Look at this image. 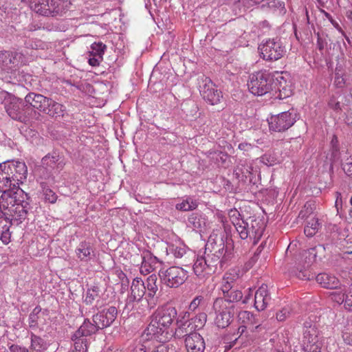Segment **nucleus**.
I'll list each match as a JSON object with an SVG mask.
<instances>
[{"label":"nucleus","instance_id":"obj_32","mask_svg":"<svg viewBox=\"0 0 352 352\" xmlns=\"http://www.w3.org/2000/svg\"><path fill=\"white\" fill-rule=\"evenodd\" d=\"M49 107H47L44 113L54 119L63 118L66 114L67 110L65 105L58 103L52 98L49 102Z\"/></svg>","mask_w":352,"mask_h":352},{"label":"nucleus","instance_id":"obj_34","mask_svg":"<svg viewBox=\"0 0 352 352\" xmlns=\"http://www.w3.org/2000/svg\"><path fill=\"white\" fill-rule=\"evenodd\" d=\"M101 295L102 291L98 285H91L83 295V302L87 305H91L94 302L98 303L101 298Z\"/></svg>","mask_w":352,"mask_h":352},{"label":"nucleus","instance_id":"obj_9","mask_svg":"<svg viewBox=\"0 0 352 352\" xmlns=\"http://www.w3.org/2000/svg\"><path fill=\"white\" fill-rule=\"evenodd\" d=\"M188 271L178 266L162 268L159 271V276L162 283L170 288H177L187 280Z\"/></svg>","mask_w":352,"mask_h":352},{"label":"nucleus","instance_id":"obj_18","mask_svg":"<svg viewBox=\"0 0 352 352\" xmlns=\"http://www.w3.org/2000/svg\"><path fill=\"white\" fill-rule=\"evenodd\" d=\"M272 83V91H274L273 96L275 98L283 100L292 95L290 82H288L283 76H278L275 79L273 78Z\"/></svg>","mask_w":352,"mask_h":352},{"label":"nucleus","instance_id":"obj_23","mask_svg":"<svg viewBox=\"0 0 352 352\" xmlns=\"http://www.w3.org/2000/svg\"><path fill=\"white\" fill-rule=\"evenodd\" d=\"M185 346L187 352H204L206 343L199 333H193L185 338Z\"/></svg>","mask_w":352,"mask_h":352},{"label":"nucleus","instance_id":"obj_37","mask_svg":"<svg viewBox=\"0 0 352 352\" xmlns=\"http://www.w3.org/2000/svg\"><path fill=\"white\" fill-rule=\"evenodd\" d=\"M12 223L7 219H0V240L5 245L10 242L11 232L10 228Z\"/></svg>","mask_w":352,"mask_h":352},{"label":"nucleus","instance_id":"obj_16","mask_svg":"<svg viewBox=\"0 0 352 352\" xmlns=\"http://www.w3.org/2000/svg\"><path fill=\"white\" fill-rule=\"evenodd\" d=\"M177 315V312L174 307H163L155 311L152 320L160 324L163 327L169 328Z\"/></svg>","mask_w":352,"mask_h":352},{"label":"nucleus","instance_id":"obj_40","mask_svg":"<svg viewBox=\"0 0 352 352\" xmlns=\"http://www.w3.org/2000/svg\"><path fill=\"white\" fill-rule=\"evenodd\" d=\"M262 8L271 12L278 10L280 13L285 12V3L280 0H269L262 5Z\"/></svg>","mask_w":352,"mask_h":352},{"label":"nucleus","instance_id":"obj_62","mask_svg":"<svg viewBox=\"0 0 352 352\" xmlns=\"http://www.w3.org/2000/svg\"><path fill=\"white\" fill-rule=\"evenodd\" d=\"M238 148L241 151H249L252 148V146L251 144L243 142L239 144Z\"/></svg>","mask_w":352,"mask_h":352},{"label":"nucleus","instance_id":"obj_47","mask_svg":"<svg viewBox=\"0 0 352 352\" xmlns=\"http://www.w3.org/2000/svg\"><path fill=\"white\" fill-rule=\"evenodd\" d=\"M315 204L312 201H307L305 203L303 209L300 212L299 217L302 218H307L310 214L314 212Z\"/></svg>","mask_w":352,"mask_h":352},{"label":"nucleus","instance_id":"obj_25","mask_svg":"<svg viewBox=\"0 0 352 352\" xmlns=\"http://www.w3.org/2000/svg\"><path fill=\"white\" fill-rule=\"evenodd\" d=\"M271 298L267 291V285L263 284L255 292L254 307L258 311L264 310Z\"/></svg>","mask_w":352,"mask_h":352},{"label":"nucleus","instance_id":"obj_52","mask_svg":"<svg viewBox=\"0 0 352 352\" xmlns=\"http://www.w3.org/2000/svg\"><path fill=\"white\" fill-rule=\"evenodd\" d=\"M331 299L339 305L343 304L344 301V293L333 292L330 294Z\"/></svg>","mask_w":352,"mask_h":352},{"label":"nucleus","instance_id":"obj_26","mask_svg":"<svg viewBox=\"0 0 352 352\" xmlns=\"http://www.w3.org/2000/svg\"><path fill=\"white\" fill-rule=\"evenodd\" d=\"M23 58V54L18 52H0V63L9 69L15 67Z\"/></svg>","mask_w":352,"mask_h":352},{"label":"nucleus","instance_id":"obj_39","mask_svg":"<svg viewBox=\"0 0 352 352\" xmlns=\"http://www.w3.org/2000/svg\"><path fill=\"white\" fill-rule=\"evenodd\" d=\"M40 186L45 201L50 204L56 203L58 196L54 190H52L45 182H41Z\"/></svg>","mask_w":352,"mask_h":352},{"label":"nucleus","instance_id":"obj_8","mask_svg":"<svg viewBox=\"0 0 352 352\" xmlns=\"http://www.w3.org/2000/svg\"><path fill=\"white\" fill-rule=\"evenodd\" d=\"M273 78L265 72L252 74L248 82L250 91L255 96H263L273 90Z\"/></svg>","mask_w":352,"mask_h":352},{"label":"nucleus","instance_id":"obj_30","mask_svg":"<svg viewBox=\"0 0 352 352\" xmlns=\"http://www.w3.org/2000/svg\"><path fill=\"white\" fill-rule=\"evenodd\" d=\"M47 10L50 14H47V17H56L63 15L66 12L67 5L66 2L63 0H50L47 1Z\"/></svg>","mask_w":352,"mask_h":352},{"label":"nucleus","instance_id":"obj_6","mask_svg":"<svg viewBox=\"0 0 352 352\" xmlns=\"http://www.w3.org/2000/svg\"><path fill=\"white\" fill-rule=\"evenodd\" d=\"M318 324L307 320L304 323L302 346L305 352H320L322 342L320 340V333Z\"/></svg>","mask_w":352,"mask_h":352},{"label":"nucleus","instance_id":"obj_61","mask_svg":"<svg viewBox=\"0 0 352 352\" xmlns=\"http://www.w3.org/2000/svg\"><path fill=\"white\" fill-rule=\"evenodd\" d=\"M342 169L347 175L352 176V162L343 164Z\"/></svg>","mask_w":352,"mask_h":352},{"label":"nucleus","instance_id":"obj_55","mask_svg":"<svg viewBox=\"0 0 352 352\" xmlns=\"http://www.w3.org/2000/svg\"><path fill=\"white\" fill-rule=\"evenodd\" d=\"M329 107L335 111H340L341 106L340 102L337 101L334 96L331 97L328 102Z\"/></svg>","mask_w":352,"mask_h":352},{"label":"nucleus","instance_id":"obj_54","mask_svg":"<svg viewBox=\"0 0 352 352\" xmlns=\"http://www.w3.org/2000/svg\"><path fill=\"white\" fill-rule=\"evenodd\" d=\"M289 309L285 307L276 313V319L278 321H284L289 317Z\"/></svg>","mask_w":352,"mask_h":352},{"label":"nucleus","instance_id":"obj_19","mask_svg":"<svg viewBox=\"0 0 352 352\" xmlns=\"http://www.w3.org/2000/svg\"><path fill=\"white\" fill-rule=\"evenodd\" d=\"M41 162L45 169L54 170L55 173H59L65 165L63 157L56 151L44 156Z\"/></svg>","mask_w":352,"mask_h":352},{"label":"nucleus","instance_id":"obj_35","mask_svg":"<svg viewBox=\"0 0 352 352\" xmlns=\"http://www.w3.org/2000/svg\"><path fill=\"white\" fill-rule=\"evenodd\" d=\"M238 320L241 324L248 326L249 329L252 331L260 327L258 319L256 318L252 313L248 311H240L238 314Z\"/></svg>","mask_w":352,"mask_h":352},{"label":"nucleus","instance_id":"obj_14","mask_svg":"<svg viewBox=\"0 0 352 352\" xmlns=\"http://www.w3.org/2000/svg\"><path fill=\"white\" fill-rule=\"evenodd\" d=\"M146 294V286L140 278L133 280L131 286V294L126 299L124 309L129 311L135 309V305L143 301V297Z\"/></svg>","mask_w":352,"mask_h":352},{"label":"nucleus","instance_id":"obj_53","mask_svg":"<svg viewBox=\"0 0 352 352\" xmlns=\"http://www.w3.org/2000/svg\"><path fill=\"white\" fill-rule=\"evenodd\" d=\"M345 83V79L343 77L342 73L337 72L335 74L334 85L337 88H342Z\"/></svg>","mask_w":352,"mask_h":352},{"label":"nucleus","instance_id":"obj_13","mask_svg":"<svg viewBox=\"0 0 352 352\" xmlns=\"http://www.w3.org/2000/svg\"><path fill=\"white\" fill-rule=\"evenodd\" d=\"M1 167H3L6 172L10 174L11 179L13 180L14 185L23 184L27 179L28 168L25 162L8 160L1 163Z\"/></svg>","mask_w":352,"mask_h":352},{"label":"nucleus","instance_id":"obj_63","mask_svg":"<svg viewBox=\"0 0 352 352\" xmlns=\"http://www.w3.org/2000/svg\"><path fill=\"white\" fill-rule=\"evenodd\" d=\"M132 352H146V347L143 344H138L136 345Z\"/></svg>","mask_w":352,"mask_h":352},{"label":"nucleus","instance_id":"obj_1","mask_svg":"<svg viewBox=\"0 0 352 352\" xmlns=\"http://www.w3.org/2000/svg\"><path fill=\"white\" fill-rule=\"evenodd\" d=\"M117 315L116 307L110 306L104 308L93 315V322L86 318L78 329L91 338V336L97 333L98 330L110 327L117 318Z\"/></svg>","mask_w":352,"mask_h":352},{"label":"nucleus","instance_id":"obj_48","mask_svg":"<svg viewBox=\"0 0 352 352\" xmlns=\"http://www.w3.org/2000/svg\"><path fill=\"white\" fill-rule=\"evenodd\" d=\"M344 307L348 311H352V284L344 292Z\"/></svg>","mask_w":352,"mask_h":352},{"label":"nucleus","instance_id":"obj_49","mask_svg":"<svg viewBox=\"0 0 352 352\" xmlns=\"http://www.w3.org/2000/svg\"><path fill=\"white\" fill-rule=\"evenodd\" d=\"M317 35V47L322 52L327 45V35L322 33H316Z\"/></svg>","mask_w":352,"mask_h":352},{"label":"nucleus","instance_id":"obj_36","mask_svg":"<svg viewBox=\"0 0 352 352\" xmlns=\"http://www.w3.org/2000/svg\"><path fill=\"white\" fill-rule=\"evenodd\" d=\"M199 206L198 201L191 196H186L181 202L175 205V208L182 212H188L195 210Z\"/></svg>","mask_w":352,"mask_h":352},{"label":"nucleus","instance_id":"obj_2","mask_svg":"<svg viewBox=\"0 0 352 352\" xmlns=\"http://www.w3.org/2000/svg\"><path fill=\"white\" fill-rule=\"evenodd\" d=\"M0 102L8 116L13 120L26 123L29 120L30 107L22 99L15 97L6 91H0Z\"/></svg>","mask_w":352,"mask_h":352},{"label":"nucleus","instance_id":"obj_51","mask_svg":"<svg viewBox=\"0 0 352 352\" xmlns=\"http://www.w3.org/2000/svg\"><path fill=\"white\" fill-rule=\"evenodd\" d=\"M169 349V344L167 343H158L153 345L149 352H168Z\"/></svg>","mask_w":352,"mask_h":352},{"label":"nucleus","instance_id":"obj_38","mask_svg":"<svg viewBox=\"0 0 352 352\" xmlns=\"http://www.w3.org/2000/svg\"><path fill=\"white\" fill-rule=\"evenodd\" d=\"M31 337V345H30V351L31 352H43L46 349L47 344L45 340L35 335L34 333H30Z\"/></svg>","mask_w":352,"mask_h":352},{"label":"nucleus","instance_id":"obj_56","mask_svg":"<svg viewBox=\"0 0 352 352\" xmlns=\"http://www.w3.org/2000/svg\"><path fill=\"white\" fill-rule=\"evenodd\" d=\"M92 57H90L89 58V63L90 65L96 67L98 66L100 63V62L103 60V58H102L101 56H91Z\"/></svg>","mask_w":352,"mask_h":352},{"label":"nucleus","instance_id":"obj_44","mask_svg":"<svg viewBox=\"0 0 352 352\" xmlns=\"http://www.w3.org/2000/svg\"><path fill=\"white\" fill-rule=\"evenodd\" d=\"M168 251L175 258H182L188 253L187 248L184 245H171L168 247Z\"/></svg>","mask_w":352,"mask_h":352},{"label":"nucleus","instance_id":"obj_60","mask_svg":"<svg viewBox=\"0 0 352 352\" xmlns=\"http://www.w3.org/2000/svg\"><path fill=\"white\" fill-rule=\"evenodd\" d=\"M307 253L309 254V262L311 263L315 261L317 254L316 248H311L307 250Z\"/></svg>","mask_w":352,"mask_h":352},{"label":"nucleus","instance_id":"obj_12","mask_svg":"<svg viewBox=\"0 0 352 352\" xmlns=\"http://www.w3.org/2000/svg\"><path fill=\"white\" fill-rule=\"evenodd\" d=\"M219 242L220 243L217 250L213 248L214 253L207 254V256H204L212 273L216 272L218 266H219L220 269H222L226 262L231 258L232 253L230 251L228 250L227 248H225L226 245L222 238L220 239Z\"/></svg>","mask_w":352,"mask_h":352},{"label":"nucleus","instance_id":"obj_45","mask_svg":"<svg viewBox=\"0 0 352 352\" xmlns=\"http://www.w3.org/2000/svg\"><path fill=\"white\" fill-rule=\"evenodd\" d=\"M90 56H101L103 58V55L107 50V46L102 42H94L91 45Z\"/></svg>","mask_w":352,"mask_h":352},{"label":"nucleus","instance_id":"obj_3","mask_svg":"<svg viewBox=\"0 0 352 352\" xmlns=\"http://www.w3.org/2000/svg\"><path fill=\"white\" fill-rule=\"evenodd\" d=\"M234 225L241 239L250 238L254 244L257 243L263 234L264 223L259 219L250 217L246 220H238Z\"/></svg>","mask_w":352,"mask_h":352},{"label":"nucleus","instance_id":"obj_21","mask_svg":"<svg viewBox=\"0 0 352 352\" xmlns=\"http://www.w3.org/2000/svg\"><path fill=\"white\" fill-rule=\"evenodd\" d=\"M157 280V276L155 274H151L147 278L145 284L146 289H147V294L145 300L147 302L148 307L150 309L154 308L158 302V297L155 296L156 293L158 291Z\"/></svg>","mask_w":352,"mask_h":352},{"label":"nucleus","instance_id":"obj_64","mask_svg":"<svg viewBox=\"0 0 352 352\" xmlns=\"http://www.w3.org/2000/svg\"><path fill=\"white\" fill-rule=\"evenodd\" d=\"M338 142V141L337 137L336 135H333V138L331 140V144L332 145V148H333V151H338L339 149L338 144H337Z\"/></svg>","mask_w":352,"mask_h":352},{"label":"nucleus","instance_id":"obj_50","mask_svg":"<svg viewBox=\"0 0 352 352\" xmlns=\"http://www.w3.org/2000/svg\"><path fill=\"white\" fill-rule=\"evenodd\" d=\"M8 208V199L3 200L1 197L0 199V219H10V216H8V212L6 211Z\"/></svg>","mask_w":352,"mask_h":352},{"label":"nucleus","instance_id":"obj_17","mask_svg":"<svg viewBox=\"0 0 352 352\" xmlns=\"http://www.w3.org/2000/svg\"><path fill=\"white\" fill-rule=\"evenodd\" d=\"M147 336H150L151 338H155L160 343H166L172 336V331L169 332V328L163 327L160 324L151 320L145 330Z\"/></svg>","mask_w":352,"mask_h":352},{"label":"nucleus","instance_id":"obj_33","mask_svg":"<svg viewBox=\"0 0 352 352\" xmlns=\"http://www.w3.org/2000/svg\"><path fill=\"white\" fill-rule=\"evenodd\" d=\"M192 269L195 274L199 278H204L206 276L212 274L204 256H198L197 258Z\"/></svg>","mask_w":352,"mask_h":352},{"label":"nucleus","instance_id":"obj_41","mask_svg":"<svg viewBox=\"0 0 352 352\" xmlns=\"http://www.w3.org/2000/svg\"><path fill=\"white\" fill-rule=\"evenodd\" d=\"M320 226L318 219L313 218L308 221L307 226L305 227L304 232L307 236L311 237L318 232Z\"/></svg>","mask_w":352,"mask_h":352},{"label":"nucleus","instance_id":"obj_4","mask_svg":"<svg viewBox=\"0 0 352 352\" xmlns=\"http://www.w3.org/2000/svg\"><path fill=\"white\" fill-rule=\"evenodd\" d=\"M28 196L27 194L15 195L8 198V216L9 221L16 222V224L21 223L28 216L30 210L32 208L28 201Z\"/></svg>","mask_w":352,"mask_h":352},{"label":"nucleus","instance_id":"obj_7","mask_svg":"<svg viewBox=\"0 0 352 352\" xmlns=\"http://www.w3.org/2000/svg\"><path fill=\"white\" fill-rule=\"evenodd\" d=\"M299 119L296 110L291 109L277 115L271 116L268 119L270 131L283 132L292 127Z\"/></svg>","mask_w":352,"mask_h":352},{"label":"nucleus","instance_id":"obj_10","mask_svg":"<svg viewBox=\"0 0 352 352\" xmlns=\"http://www.w3.org/2000/svg\"><path fill=\"white\" fill-rule=\"evenodd\" d=\"M258 50L263 59L276 61L286 54V47L280 38H269L258 46Z\"/></svg>","mask_w":352,"mask_h":352},{"label":"nucleus","instance_id":"obj_11","mask_svg":"<svg viewBox=\"0 0 352 352\" xmlns=\"http://www.w3.org/2000/svg\"><path fill=\"white\" fill-rule=\"evenodd\" d=\"M215 313L214 323L219 328L228 327L233 320L234 305H228L225 300L215 299L212 306Z\"/></svg>","mask_w":352,"mask_h":352},{"label":"nucleus","instance_id":"obj_22","mask_svg":"<svg viewBox=\"0 0 352 352\" xmlns=\"http://www.w3.org/2000/svg\"><path fill=\"white\" fill-rule=\"evenodd\" d=\"M74 348L69 352H87L91 338L77 329L71 336Z\"/></svg>","mask_w":352,"mask_h":352},{"label":"nucleus","instance_id":"obj_15","mask_svg":"<svg viewBox=\"0 0 352 352\" xmlns=\"http://www.w3.org/2000/svg\"><path fill=\"white\" fill-rule=\"evenodd\" d=\"M200 93L204 100L211 105L219 104L223 98L222 92L208 78L205 79L204 84L201 87Z\"/></svg>","mask_w":352,"mask_h":352},{"label":"nucleus","instance_id":"obj_29","mask_svg":"<svg viewBox=\"0 0 352 352\" xmlns=\"http://www.w3.org/2000/svg\"><path fill=\"white\" fill-rule=\"evenodd\" d=\"M206 216L199 212H193L188 218L187 226L197 232H202L206 227Z\"/></svg>","mask_w":352,"mask_h":352},{"label":"nucleus","instance_id":"obj_43","mask_svg":"<svg viewBox=\"0 0 352 352\" xmlns=\"http://www.w3.org/2000/svg\"><path fill=\"white\" fill-rule=\"evenodd\" d=\"M41 311V308L39 306L36 307L29 315L28 323L29 327L35 330L38 327V320L39 318V314Z\"/></svg>","mask_w":352,"mask_h":352},{"label":"nucleus","instance_id":"obj_57","mask_svg":"<svg viewBox=\"0 0 352 352\" xmlns=\"http://www.w3.org/2000/svg\"><path fill=\"white\" fill-rule=\"evenodd\" d=\"M202 300L201 297H197L195 298L190 304L189 305V309L191 311H195L198 306L199 305L201 301Z\"/></svg>","mask_w":352,"mask_h":352},{"label":"nucleus","instance_id":"obj_20","mask_svg":"<svg viewBox=\"0 0 352 352\" xmlns=\"http://www.w3.org/2000/svg\"><path fill=\"white\" fill-rule=\"evenodd\" d=\"M50 98H47L41 94L34 92L29 93L25 98V103L30 109L32 107L37 109L42 113L46 111V109L49 107Z\"/></svg>","mask_w":352,"mask_h":352},{"label":"nucleus","instance_id":"obj_46","mask_svg":"<svg viewBox=\"0 0 352 352\" xmlns=\"http://www.w3.org/2000/svg\"><path fill=\"white\" fill-rule=\"evenodd\" d=\"M342 338L347 344H352V322H347L342 331Z\"/></svg>","mask_w":352,"mask_h":352},{"label":"nucleus","instance_id":"obj_59","mask_svg":"<svg viewBox=\"0 0 352 352\" xmlns=\"http://www.w3.org/2000/svg\"><path fill=\"white\" fill-rule=\"evenodd\" d=\"M10 352H30L28 349L19 345L12 344L10 347Z\"/></svg>","mask_w":352,"mask_h":352},{"label":"nucleus","instance_id":"obj_5","mask_svg":"<svg viewBox=\"0 0 352 352\" xmlns=\"http://www.w3.org/2000/svg\"><path fill=\"white\" fill-rule=\"evenodd\" d=\"M238 276L230 272L226 273L220 284V289L222 292L223 297L216 299L225 300L228 305H234L243 299V293L236 287V281Z\"/></svg>","mask_w":352,"mask_h":352},{"label":"nucleus","instance_id":"obj_27","mask_svg":"<svg viewBox=\"0 0 352 352\" xmlns=\"http://www.w3.org/2000/svg\"><path fill=\"white\" fill-rule=\"evenodd\" d=\"M141 259L140 272L144 275L154 270L156 264L158 263V258L147 250L143 251Z\"/></svg>","mask_w":352,"mask_h":352},{"label":"nucleus","instance_id":"obj_31","mask_svg":"<svg viewBox=\"0 0 352 352\" xmlns=\"http://www.w3.org/2000/svg\"><path fill=\"white\" fill-rule=\"evenodd\" d=\"M316 281L322 287L329 289H335L340 287V280L333 275L327 273H320L316 278Z\"/></svg>","mask_w":352,"mask_h":352},{"label":"nucleus","instance_id":"obj_42","mask_svg":"<svg viewBox=\"0 0 352 352\" xmlns=\"http://www.w3.org/2000/svg\"><path fill=\"white\" fill-rule=\"evenodd\" d=\"M190 321L192 326L195 328V331L201 329L206 324L207 320V315L204 313H199L195 317L188 319Z\"/></svg>","mask_w":352,"mask_h":352},{"label":"nucleus","instance_id":"obj_58","mask_svg":"<svg viewBox=\"0 0 352 352\" xmlns=\"http://www.w3.org/2000/svg\"><path fill=\"white\" fill-rule=\"evenodd\" d=\"M296 276L301 280H309L310 274L307 270H300L296 273Z\"/></svg>","mask_w":352,"mask_h":352},{"label":"nucleus","instance_id":"obj_28","mask_svg":"<svg viewBox=\"0 0 352 352\" xmlns=\"http://www.w3.org/2000/svg\"><path fill=\"white\" fill-rule=\"evenodd\" d=\"M177 328L174 332L175 338L181 339L186 338L193 333H197L195 331V328L192 326L189 320H183V319H177L176 321Z\"/></svg>","mask_w":352,"mask_h":352},{"label":"nucleus","instance_id":"obj_24","mask_svg":"<svg viewBox=\"0 0 352 352\" xmlns=\"http://www.w3.org/2000/svg\"><path fill=\"white\" fill-rule=\"evenodd\" d=\"M76 256L81 261L89 262L94 256V248L93 245L89 241H82L75 250Z\"/></svg>","mask_w":352,"mask_h":352}]
</instances>
